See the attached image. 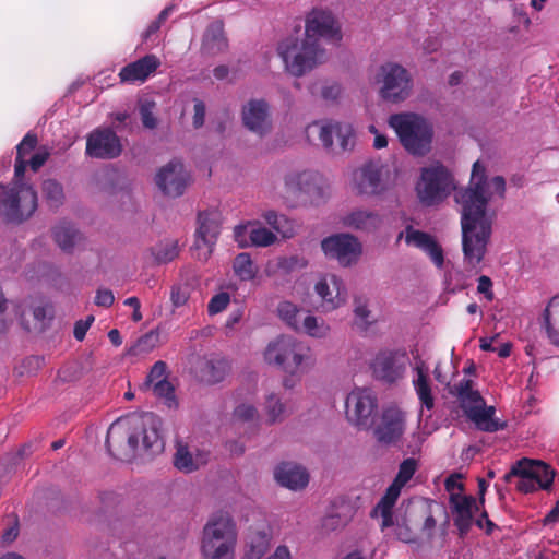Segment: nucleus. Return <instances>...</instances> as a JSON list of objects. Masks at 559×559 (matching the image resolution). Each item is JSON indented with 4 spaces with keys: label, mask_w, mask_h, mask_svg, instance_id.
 <instances>
[{
    "label": "nucleus",
    "mask_w": 559,
    "mask_h": 559,
    "mask_svg": "<svg viewBox=\"0 0 559 559\" xmlns=\"http://www.w3.org/2000/svg\"><path fill=\"white\" fill-rule=\"evenodd\" d=\"M493 193L504 198L506 180L502 176H495L489 181L486 167L477 160L473 164L468 187L456 190L454 194L455 202L462 206V251L471 269H476L487 252L492 225L487 205Z\"/></svg>",
    "instance_id": "obj_1"
},
{
    "label": "nucleus",
    "mask_w": 559,
    "mask_h": 559,
    "mask_svg": "<svg viewBox=\"0 0 559 559\" xmlns=\"http://www.w3.org/2000/svg\"><path fill=\"white\" fill-rule=\"evenodd\" d=\"M160 427L162 419L154 413L128 416L111 424L105 445L114 457L124 460L134 454L142 437L143 448L158 453L164 449Z\"/></svg>",
    "instance_id": "obj_2"
},
{
    "label": "nucleus",
    "mask_w": 559,
    "mask_h": 559,
    "mask_svg": "<svg viewBox=\"0 0 559 559\" xmlns=\"http://www.w3.org/2000/svg\"><path fill=\"white\" fill-rule=\"evenodd\" d=\"M389 124L411 155L423 157L431 151L433 128L424 117L416 114H394L390 117Z\"/></svg>",
    "instance_id": "obj_3"
},
{
    "label": "nucleus",
    "mask_w": 559,
    "mask_h": 559,
    "mask_svg": "<svg viewBox=\"0 0 559 559\" xmlns=\"http://www.w3.org/2000/svg\"><path fill=\"white\" fill-rule=\"evenodd\" d=\"M237 542L236 524L226 512L214 514L203 528L202 555L204 559H234Z\"/></svg>",
    "instance_id": "obj_4"
},
{
    "label": "nucleus",
    "mask_w": 559,
    "mask_h": 559,
    "mask_svg": "<svg viewBox=\"0 0 559 559\" xmlns=\"http://www.w3.org/2000/svg\"><path fill=\"white\" fill-rule=\"evenodd\" d=\"M277 53L286 70L296 78L311 71L324 59V49L320 43L306 35L301 39L293 36L283 39L277 46Z\"/></svg>",
    "instance_id": "obj_5"
},
{
    "label": "nucleus",
    "mask_w": 559,
    "mask_h": 559,
    "mask_svg": "<svg viewBox=\"0 0 559 559\" xmlns=\"http://www.w3.org/2000/svg\"><path fill=\"white\" fill-rule=\"evenodd\" d=\"M37 210V192L29 185L9 187L0 183V215L4 222L21 224Z\"/></svg>",
    "instance_id": "obj_6"
},
{
    "label": "nucleus",
    "mask_w": 559,
    "mask_h": 559,
    "mask_svg": "<svg viewBox=\"0 0 559 559\" xmlns=\"http://www.w3.org/2000/svg\"><path fill=\"white\" fill-rule=\"evenodd\" d=\"M376 83L379 85V96L392 104L407 99L413 90V78L409 71L392 61L379 67Z\"/></svg>",
    "instance_id": "obj_7"
},
{
    "label": "nucleus",
    "mask_w": 559,
    "mask_h": 559,
    "mask_svg": "<svg viewBox=\"0 0 559 559\" xmlns=\"http://www.w3.org/2000/svg\"><path fill=\"white\" fill-rule=\"evenodd\" d=\"M454 188L450 171L440 163L423 168L416 191L421 203L433 205L443 201Z\"/></svg>",
    "instance_id": "obj_8"
},
{
    "label": "nucleus",
    "mask_w": 559,
    "mask_h": 559,
    "mask_svg": "<svg viewBox=\"0 0 559 559\" xmlns=\"http://www.w3.org/2000/svg\"><path fill=\"white\" fill-rule=\"evenodd\" d=\"M306 352L307 348L301 343L292 336L282 335L269 343L264 350V359L267 364L294 374L306 358Z\"/></svg>",
    "instance_id": "obj_9"
},
{
    "label": "nucleus",
    "mask_w": 559,
    "mask_h": 559,
    "mask_svg": "<svg viewBox=\"0 0 559 559\" xmlns=\"http://www.w3.org/2000/svg\"><path fill=\"white\" fill-rule=\"evenodd\" d=\"M222 215L219 211L210 209L197 215L193 250L199 261H207L212 255L221 234Z\"/></svg>",
    "instance_id": "obj_10"
},
{
    "label": "nucleus",
    "mask_w": 559,
    "mask_h": 559,
    "mask_svg": "<svg viewBox=\"0 0 559 559\" xmlns=\"http://www.w3.org/2000/svg\"><path fill=\"white\" fill-rule=\"evenodd\" d=\"M308 136L318 133V136L325 148L337 153L345 152L354 144V130L347 123H321L314 121L307 126Z\"/></svg>",
    "instance_id": "obj_11"
},
{
    "label": "nucleus",
    "mask_w": 559,
    "mask_h": 559,
    "mask_svg": "<svg viewBox=\"0 0 559 559\" xmlns=\"http://www.w3.org/2000/svg\"><path fill=\"white\" fill-rule=\"evenodd\" d=\"M321 249L330 259H335L340 265L347 267L357 263L361 254V243L349 234H336L321 241Z\"/></svg>",
    "instance_id": "obj_12"
},
{
    "label": "nucleus",
    "mask_w": 559,
    "mask_h": 559,
    "mask_svg": "<svg viewBox=\"0 0 559 559\" xmlns=\"http://www.w3.org/2000/svg\"><path fill=\"white\" fill-rule=\"evenodd\" d=\"M407 361L405 350H382L371 362L372 374L385 383H395L404 377Z\"/></svg>",
    "instance_id": "obj_13"
},
{
    "label": "nucleus",
    "mask_w": 559,
    "mask_h": 559,
    "mask_svg": "<svg viewBox=\"0 0 559 559\" xmlns=\"http://www.w3.org/2000/svg\"><path fill=\"white\" fill-rule=\"evenodd\" d=\"M191 182V176L178 159H173L156 173L155 183L163 194L170 198L181 197Z\"/></svg>",
    "instance_id": "obj_14"
},
{
    "label": "nucleus",
    "mask_w": 559,
    "mask_h": 559,
    "mask_svg": "<svg viewBox=\"0 0 559 559\" xmlns=\"http://www.w3.org/2000/svg\"><path fill=\"white\" fill-rule=\"evenodd\" d=\"M121 152L120 139L110 128H96L86 136L85 154L92 158L112 159Z\"/></svg>",
    "instance_id": "obj_15"
},
{
    "label": "nucleus",
    "mask_w": 559,
    "mask_h": 559,
    "mask_svg": "<svg viewBox=\"0 0 559 559\" xmlns=\"http://www.w3.org/2000/svg\"><path fill=\"white\" fill-rule=\"evenodd\" d=\"M305 35L314 41L320 39L340 41L342 39L340 26L332 12L313 9L306 19Z\"/></svg>",
    "instance_id": "obj_16"
},
{
    "label": "nucleus",
    "mask_w": 559,
    "mask_h": 559,
    "mask_svg": "<svg viewBox=\"0 0 559 559\" xmlns=\"http://www.w3.org/2000/svg\"><path fill=\"white\" fill-rule=\"evenodd\" d=\"M405 413L396 406L382 411L373 433L378 442L386 445L396 444L405 432Z\"/></svg>",
    "instance_id": "obj_17"
},
{
    "label": "nucleus",
    "mask_w": 559,
    "mask_h": 559,
    "mask_svg": "<svg viewBox=\"0 0 559 559\" xmlns=\"http://www.w3.org/2000/svg\"><path fill=\"white\" fill-rule=\"evenodd\" d=\"M376 408L377 397L368 389H356L347 395V418L358 427H368Z\"/></svg>",
    "instance_id": "obj_18"
},
{
    "label": "nucleus",
    "mask_w": 559,
    "mask_h": 559,
    "mask_svg": "<svg viewBox=\"0 0 559 559\" xmlns=\"http://www.w3.org/2000/svg\"><path fill=\"white\" fill-rule=\"evenodd\" d=\"M383 165L380 160H369L353 174L354 188L361 195H377L384 190L382 182Z\"/></svg>",
    "instance_id": "obj_19"
},
{
    "label": "nucleus",
    "mask_w": 559,
    "mask_h": 559,
    "mask_svg": "<svg viewBox=\"0 0 559 559\" xmlns=\"http://www.w3.org/2000/svg\"><path fill=\"white\" fill-rule=\"evenodd\" d=\"M243 126L262 136L271 130L270 106L264 99H250L241 110Z\"/></svg>",
    "instance_id": "obj_20"
},
{
    "label": "nucleus",
    "mask_w": 559,
    "mask_h": 559,
    "mask_svg": "<svg viewBox=\"0 0 559 559\" xmlns=\"http://www.w3.org/2000/svg\"><path fill=\"white\" fill-rule=\"evenodd\" d=\"M314 292L321 298V306L325 311L341 307L347 295L343 281L334 274L320 278L314 286Z\"/></svg>",
    "instance_id": "obj_21"
},
{
    "label": "nucleus",
    "mask_w": 559,
    "mask_h": 559,
    "mask_svg": "<svg viewBox=\"0 0 559 559\" xmlns=\"http://www.w3.org/2000/svg\"><path fill=\"white\" fill-rule=\"evenodd\" d=\"M450 506L453 513V522L461 538L465 537L473 525L474 510H478L476 499L473 496L460 493L450 495Z\"/></svg>",
    "instance_id": "obj_22"
},
{
    "label": "nucleus",
    "mask_w": 559,
    "mask_h": 559,
    "mask_svg": "<svg viewBox=\"0 0 559 559\" xmlns=\"http://www.w3.org/2000/svg\"><path fill=\"white\" fill-rule=\"evenodd\" d=\"M53 318V307L49 301L38 300L29 306H21L19 320L26 331L41 330L47 319Z\"/></svg>",
    "instance_id": "obj_23"
},
{
    "label": "nucleus",
    "mask_w": 559,
    "mask_h": 559,
    "mask_svg": "<svg viewBox=\"0 0 559 559\" xmlns=\"http://www.w3.org/2000/svg\"><path fill=\"white\" fill-rule=\"evenodd\" d=\"M160 66L155 55H146L120 69L119 79L122 83H143Z\"/></svg>",
    "instance_id": "obj_24"
},
{
    "label": "nucleus",
    "mask_w": 559,
    "mask_h": 559,
    "mask_svg": "<svg viewBox=\"0 0 559 559\" xmlns=\"http://www.w3.org/2000/svg\"><path fill=\"white\" fill-rule=\"evenodd\" d=\"M235 240L239 247L248 246L267 247L275 242L276 236L265 227L255 226L252 223L237 225L234 228Z\"/></svg>",
    "instance_id": "obj_25"
},
{
    "label": "nucleus",
    "mask_w": 559,
    "mask_h": 559,
    "mask_svg": "<svg viewBox=\"0 0 559 559\" xmlns=\"http://www.w3.org/2000/svg\"><path fill=\"white\" fill-rule=\"evenodd\" d=\"M285 197L299 199L302 195H309L318 188L317 174L302 170L292 171L284 178Z\"/></svg>",
    "instance_id": "obj_26"
},
{
    "label": "nucleus",
    "mask_w": 559,
    "mask_h": 559,
    "mask_svg": "<svg viewBox=\"0 0 559 559\" xmlns=\"http://www.w3.org/2000/svg\"><path fill=\"white\" fill-rule=\"evenodd\" d=\"M405 241L427 253L438 269L443 266V250L431 235L409 226L406 228Z\"/></svg>",
    "instance_id": "obj_27"
},
{
    "label": "nucleus",
    "mask_w": 559,
    "mask_h": 559,
    "mask_svg": "<svg viewBox=\"0 0 559 559\" xmlns=\"http://www.w3.org/2000/svg\"><path fill=\"white\" fill-rule=\"evenodd\" d=\"M274 476L281 486L292 490L302 489L309 483V474L307 471L293 463L280 464L274 472Z\"/></svg>",
    "instance_id": "obj_28"
},
{
    "label": "nucleus",
    "mask_w": 559,
    "mask_h": 559,
    "mask_svg": "<svg viewBox=\"0 0 559 559\" xmlns=\"http://www.w3.org/2000/svg\"><path fill=\"white\" fill-rule=\"evenodd\" d=\"M496 408L493 406L469 407L466 409V417L471 419L478 430L485 432H497L507 427L506 421L495 417Z\"/></svg>",
    "instance_id": "obj_29"
},
{
    "label": "nucleus",
    "mask_w": 559,
    "mask_h": 559,
    "mask_svg": "<svg viewBox=\"0 0 559 559\" xmlns=\"http://www.w3.org/2000/svg\"><path fill=\"white\" fill-rule=\"evenodd\" d=\"M228 47L227 38L224 33V25L221 21L211 23L204 35L201 46V52L204 56L214 57L224 52Z\"/></svg>",
    "instance_id": "obj_30"
},
{
    "label": "nucleus",
    "mask_w": 559,
    "mask_h": 559,
    "mask_svg": "<svg viewBox=\"0 0 559 559\" xmlns=\"http://www.w3.org/2000/svg\"><path fill=\"white\" fill-rule=\"evenodd\" d=\"M343 224L352 229L372 233L381 226L382 218L373 211L355 210L343 218Z\"/></svg>",
    "instance_id": "obj_31"
},
{
    "label": "nucleus",
    "mask_w": 559,
    "mask_h": 559,
    "mask_svg": "<svg viewBox=\"0 0 559 559\" xmlns=\"http://www.w3.org/2000/svg\"><path fill=\"white\" fill-rule=\"evenodd\" d=\"M402 488H403L402 486H400L399 484L393 481L388 487V489L385 490V493L380 499V501L377 503L374 509L371 511V516H376L378 513H380V515L382 518V522H381L382 530L393 525L392 509L401 495Z\"/></svg>",
    "instance_id": "obj_32"
},
{
    "label": "nucleus",
    "mask_w": 559,
    "mask_h": 559,
    "mask_svg": "<svg viewBox=\"0 0 559 559\" xmlns=\"http://www.w3.org/2000/svg\"><path fill=\"white\" fill-rule=\"evenodd\" d=\"M527 467H530L528 459L523 457L516 461L511 466L510 471L504 474L503 480L509 483L513 477H518L516 489L523 493H530L540 489L534 478H532V474Z\"/></svg>",
    "instance_id": "obj_33"
},
{
    "label": "nucleus",
    "mask_w": 559,
    "mask_h": 559,
    "mask_svg": "<svg viewBox=\"0 0 559 559\" xmlns=\"http://www.w3.org/2000/svg\"><path fill=\"white\" fill-rule=\"evenodd\" d=\"M542 326L549 343L559 347V295L554 296L542 314Z\"/></svg>",
    "instance_id": "obj_34"
},
{
    "label": "nucleus",
    "mask_w": 559,
    "mask_h": 559,
    "mask_svg": "<svg viewBox=\"0 0 559 559\" xmlns=\"http://www.w3.org/2000/svg\"><path fill=\"white\" fill-rule=\"evenodd\" d=\"M417 378L413 380L414 390L421 407L428 411L435 407V395L432 393L431 381L424 361L416 365Z\"/></svg>",
    "instance_id": "obj_35"
},
{
    "label": "nucleus",
    "mask_w": 559,
    "mask_h": 559,
    "mask_svg": "<svg viewBox=\"0 0 559 559\" xmlns=\"http://www.w3.org/2000/svg\"><path fill=\"white\" fill-rule=\"evenodd\" d=\"M229 369L230 366L224 358L206 359L200 369L201 380L209 384L218 383L224 380Z\"/></svg>",
    "instance_id": "obj_36"
},
{
    "label": "nucleus",
    "mask_w": 559,
    "mask_h": 559,
    "mask_svg": "<svg viewBox=\"0 0 559 559\" xmlns=\"http://www.w3.org/2000/svg\"><path fill=\"white\" fill-rule=\"evenodd\" d=\"M270 540L271 537L265 532H250L243 559H261L270 549Z\"/></svg>",
    "instance_id": "obj_37"
},
{
    "label": "nucleus",
    "mask_w": 559,
    "mask_h": 559,
    "mask_svg": "<svg viewBox=\"0 0 559 559\" xmlns=\"http://www.w3.org/2000/svg\"><path fill=\"white\" fill-rule=\"evenodd\" d=\"M52 236L61 250L70 252L79 238V233L71 223L62 221L53 227Z\"/></svg>",
    "instance_id": "obj_38"
},
{
    "label": "nucleus",
    "mask_w": 559,
    "mask_h": 559,
    "mask_svg": "<svg viewBox=\"0 0 559 559\" xmlns=\"http://www.w3.org/2000/svg\"><path fill=\"white\" fill-rule=\"evenodd\" d=\"M530 467H527L532 474V478L536 481L540 489H549L554 483L555 472L546 463L538 460L528 459Z\"/></svg>",
    "instance_id": "obj_39"
},
{
    "label": "nucleus",
    "mask_w": 559,
    "mask_h": 559,
    "mask_svg": "<svg viewBox=\"0 0 559 559\" xmlns=\"http://www.w3.org/2000/svg\"><path fill=\"white\" fill-rule=\"evenodd\" d=\"M233 270L235 275L243 282L253 281L258 274V266L254 265L251 257L247 252L236 255Z\"/></svg>",
    "instance_id": "obj_40"
},
{
    "label": "nucleus",
    "mask_w": 559,
    "mask_h": 559,
    "mask_svg": "<svg viewBox=\"0 0 559 559\" xmlns=\"http://www.w3.org/2000/svg\"><path fill=\"white\" fill-rule=\"evenodd\" d=\"M41 193L46 203L51 209L60 207L64 202L62 185L56 179H46L41 185Z\"/></svg>",
    "instance_id": "obj_41"
},
{
    "label": "nucleus",
    "mask_w": 559,
    "mask_h": 559,
    "mask_svg": "<svg viewBox=\"0 0 559 559\" xmlns=\"http://www.w3.org/2000/svg\"><path fill=\"white\" fill-rule=\"evenodd\" d=\"M302 310L288 300L281 301L277 306V316L294 331H300V314Z\"/></svg>",
    "instance_id": "obj_42"
},
{
    "label": "nucleus",
    "mask_w": 559,
    "mask_h": 559,
    "mask_svg": "<svg viewBox=\"0 0 559 559\" xmlns=\"http://www.w3.org/2000/svg\"><path fill=\"white\" fill-rule=\"evenodd\" d=\"M154 260L158 264H165L175 260L179 254V247L176 240H164L151 249Z\"/></svg>",
    "instance_id": "obj_43"
},
{
    "label": "nucleus",
    "mask_w": 559,
    "mask_h": 559,
    "mask_svg": "<svg viewBox=\"0 0 559 559\" xmlns=\"http://www.w3.org/2000/svg\"><path fill=\"white\" fill-rule=\"evenodd\" d=\"M200 462L198 459H194L188 447L178 443L177 450L174 455V465L183 473H191L199 468Z\"/></svg>",
    "instance_id": "obj_44"
},
{
    "label": "nucleus",
    "mask_w": 559,
    "mask_h": 559,
    "mask_svg": "<svg viewBox=\"0 0 559 559\" xmlns=\"http://www.w3.org/2000/svg\"><path fill=\"white\" fill-rule=\"evenodd\" d=\"M300 325V331L312 337H325L330 332V326L325 321L312 314H306L301 320Z\"/></svg>",
    "instance_id": "obj_45"
},
{
    "label": "nucleus",
    "mask_w": 559,
    "mask_h": 559,
    "mask_svg": "<svg viewBox=\"0 0 559 559\" xmlns=\"http://www.w3.org/2000/svg\"><path fill=\"white\" fill-rule=\"evenodd\" d=\"M263 218L274 230L280 233L283 237L289 238L293 236V224L285 215L278 214L275 211H267L263 214Z\"/></svg>",
    "instance_id": "obj_46"
},
{
    "label": "nucleus",
    "mask_w": 559,
    "mask_h": 559,
    "mask_svg": "<svg viewBox=\"0 0 559 559\" xmlns=\"http://www.w3.org/2000/svg\"><path fill=\"white\" fill-rule=\"evenodd\" d=\"M264 409L269 424L283 421L286 416V406L275 394L267 395Z\"/></svg>",
    "instance_id": "obj_47"
},
{
    "label": "nucleus",
    "mask_w": 559,
    "mask_h": 559,
    "mask_svg": "<svg viewBox=\"0 0 559 559\" xmlns=\"http://www.w3.org/2000/svg\"><path fill=\"white\" fill-rule=\"evenodd\" d=\"M416 471L417 461L413 457L405 459L400 464L397 475L393 481L403 487L408 480L412 479Z\"/></svg>",
    "instance_id": "obj_48"
},
{
    "label": "nucleus",
    "mask_w": 559,
    "mask_h": 559,
    "mask_svg": "<svg viewBox=\"0 0 559 559\" xmlns=\"http://www.w3.org/2000/svg\"><path fill=\"white\" fill-rule=\"evenodd\" d=\"M151 388L154 395L159 399H164L168 407H171L176 404L175 388L169 381L165 380L163 382L155 383Z\"/></svg>",
    "instance_id": "obj_49"
},
{
    "label": "nucleus",
    "mask_w": 559,
    "mask_h": 559,
    "mask_svg": "<svg viewBox=\"0 0 559 559\" xmlns=\"http://www.w3.org/2000/svg\"><path fill=\"white\" fill-rule=\"evenodd\" d=\"M155 102L144 100L140 104V116L143 126L147 129H155L157 126V118L154 115Z\"/></svg>",
    "instance_id": "obj_50"
},
{
    "label": "nucleus",
    "mask_w": 559,
    "mask_h": 559,
    "mask_svg": "<svg viewBox=\"0 0 559 559\" xmlns=\"http://www.w3.org/2000/svg\"><path fill=\"white\" fill-rule=\"evenodd\" d=\"M165 380H167V365L165 361L158 360L152 366L144 385L151 388L155 383H159Z\"/></svg>",
    "instance_id": "obj_51"
},
{
    "label": "nucleus",
    "mask_w": 559,
    "mask_h": 559,
    "mask_svg": "<svg viewBox=\"0 0 559 559\" xmlns=\"http://www.w3.org/2000/svg\"><path fill=\"white\" fill-rule=\"evenodd\" d=\"M308 262L305 258L292 255L288 258H281L277 262V269L284 274H289L296 270H301L307 266Z\"/></svg>",
    "instance_id": "obj_52"
},
{
    "label": "nucleus",
    "mask_w": 559,
    "mask_h": 559,
    "mask_svg": "<svg viewBox=\"0 0 559 559\" xmlns=\"http://www.w3.org/2000/svg\"><path fill=\"white\" fill-rule=\"evenodd\" d=\"M258 409L252 404L242 403L239 404L233 413V417L235 420L241 423H251L258 418Z\"/></svg>",
    "instance_id": "obj_53"
},
{
    "label": "nucleus",
    "mask_w": 559,
    "mask_h": 559,
    "mask_svg": "<svg viewBox=\"0 0 559 559\" xmlns=\"http://www.w3.org/2000/svg\"><path fill=\"white\" fill-rule=\"evenodd\" d=\"M230 302V296L226 292L214 295L207 304V312L211 316L224 311Z\"/></svg>",
    "instance_id": "obj_54"
},
{
    "label": "nucleus",
    "mask_w": 559,
    "mask_h": 559,
    "mask_svg": "<svg viewBox=\"0 0 559 559\" xmlns=\"http://www.w3.org/2000/svg\"><path fill=\"white\" fill-rule=\"evenodd\" d=\"M355 323L359 325L362 330H366L370 324V311L367 308V305L361 301V299H355Z\"/></svg>",
    "instance_id": "obj_55"
},
{
    "label": "nucleus",
    "mask_w": 559,
    "mask_h": 559,
    "mask_svg": "<svg viewBox=\"0 0 559 559\" xmlns=\"http://www.w3.org/2000/svg\"><path fill=\"white\" fill-rule=\"evenodd\" d=\"M457 399L460 401L461 408L463 409L465 415L466 409H468L469 407H480L485 405V401L481 397L480 393L475 390Z\"/></svg>",
    "instance_id": "obj_56"
},
{
    "label": "nucleus",
    "mask_w": 559,
    "mask_h": 559,
    "mask_svg": "<svg viewBox=\"0 0 559 559\" xmlns=\"http://www.w3.org/2000/svg\"><path fill=\"white\" fill-rule=\"evenodd\" d=\"M37 143L38 139L35 133H26L16 146V155L25 158L26 155H28L33 150H35Z\"/></svg>",
    "instance_id": "obj_57"
},
{
    "label": "nucleus",
    "mask_w": 559,
    "mask_h": 559,
    "mask_svg": "<svg viewBox=\"0 0 559 559\" xmlns=\"http://www.w3.org/2000/svg\"><path fill=\"white\" fill-rule=\"evenodd\" d=\"M28 163L24 157L17 156L15 157V165H14V178L12 183L9 187H16L20 185H27L24 182V174L26 170Z\"/></svg>",
    "instance_id": "obj_58"
},
{
    "label": "nucleus",
    "mask_w": 559,
    "mask_h": 559,
    "mask_svg": "<svg viewBox=\"0 0 559 559\" xmlns=\"http://www.w3.org/2000/svg\"><path fill=\"white\" fill-rule=\"evenodd\" d=\"M94 321H95V317L92 314L87 316L84 320H78L74 323V329H73L74 338L80 342L83 341L85 338V335H86L88 329L91 328V325L93 324Z\"/></svg>",
    "instance_id": "obj_59"
},
{
    "label": "nucleus",
    "mask_w": 559,
    "mask_h": 559,
    "mask_svg": "<svg viewBox=\"0 0 559 559\" xmlns=\"http://www.w3.org/2000/svg\"><path fill=\"white\" fill-rule=\"evenodd\" d=\"M189 299V292L187 287L173 286L170 293V300L174 307L178 308L183 306Z\"/></svg>",
    "instance_id": "obj_60"
},
{
    "label": "nucleus",
    "mask_w": 559,
    "mask_h": 559,
    "mask_svg": "<svg viewBox=\"0 0 559 559\" xmlns=\"http://www.w3.org/2000/svg\"><path fill=\"white\" fill-rule=\"evenodd\" d=\"M205 110H206L205 104L201 99L195 98L194 106H193V111H194L193 120H192L193 127L195 129H199L204 124Z\"/></svg>",
    "instance_id": "obj_61"
},
{
    "label": "nucleus",
    "mask_w": 559,
    "mask_h": 559,
    "mask_svg": "<svg viewBox=\"0 0 559 559\" xmlns=\"http://www.w3.org/2000/svg\"><path fill=\"white\" fill-rule=\"evenodd\" d=\"M477 292L483 294L488 301H491L495 297L492 292V281L486 275H481L478 278Z\"/></svg>",
    "instance_id": "obj_62"
},
{
    "label": "nucleus",
    "mask_w": 559,
    "mask_h": 559,
    "mask_svg": "<svg viewBox=\"0 0 559 559\" xmlns=\"http://www.w3.org/2000/svg\"><path fill=\"white\" fill-rule=\"evenodd\" d=\"M115 301L114 293L110 289H98L95 296V304L99 307L109 308Z\"/></svg>",
    "instance_id": "obj_63"
},
{
    "label": "nucleus",
    "mask_w": 559,
    "mask_h": 559,
    "mask_svg": "<svg viewBox=\"0 0 559 559\" xmlns=\"http://www.w3.org/2000/svg\"><path fill=\"white\" fill-rule=\"evenodd\" d=\"M341 92V85L337 83H332L322 87L321 96L325 100L334 102L340 97Z\"/></svg>",
    "instance_id": "obj_64"
}]
</instances>
